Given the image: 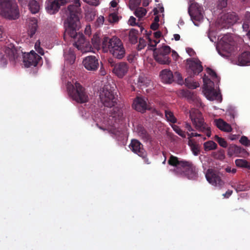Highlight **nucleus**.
Masks as SVG:
<instances>
[{
  "instance_id": "5",
  "label": "nucleus",
  "mask_w": 250,
  "mask_h": 250,
  "mask_svg": "<svg viewBox=\"0 0 250 250\" xmlns=\"http://www.w3.org/2000/svg\"><path fill=\"white\" fill-rule=\"evenodd\" d=\"M189 113L190 118L196 129L205 133L208 137H209L211 136L210 128L204 122L201 113L198 109H192Z\"/></svg>"
},
{
  "instance_id": "52",
  "label": "nucleus",
  "mask_w": 250,
  "mask_h": 250,
  "mask_svg": "<svg viewBox=\"0 0 250 250\" xmlns=\"http://www.w3.org/2000/svg\"><path fill=\"white\" fill-rule=\"evenodd\" d=\"M148 40H149V45L150 46L154 48L153 49L154 50V49L156 48L155 47L156 46L157 43L159 42V40L158 41H157L156 40H152L150 38H148Z\"/></svg>"
},
{
  "instance_id": "22",
  "label": "nucleus",
  "mask_w": 250,
  "mask_h": 250,
  "mask_svg": "<svg viewBox=\"0 0 250 250\" xmlns=\"http://www.w3.org/2000/svg\"><path fill=\"white\" fill-rule=\"evenodd\" d=\"M214 122L216 126L220 130L227 132H230L231 131L232 127L231 125L224 121L222 119H216L215 120Z\"/></svg>"
},
{
  "instance_id": "7",
  "label": "nucleus",
  "mask_w": 250,
  "mask_h": 250,
  "mask_svg": "<svg viewBox=\"0 0 250 250\" xmlns=\"http://www.w3.org/2000/svg\"><path fill=\"white\" fill-rule=\"evenodd\" d=\"M114 87L109 84L104 85L100 93V98L104 106L111 108L116 104Z\"/></svg>"
},
{
  "instance_id": "60",
  "label": "nucleus",
  "mask_w": 250,
  "mask_h": 250,
  "mask_svg": "<svg viewBox=\"0 0 250 250\" xmlns=\"http://www.w3.org/2000/svg\"><path fill=\"white\" fill-rule=\"evenodd\" d=\"M108 64L109 65L113 68V67H114V66L115 65H116V63H115L113 60L112 59H109L108 60Z\"/></svg>"
},
{
  "instance_id": "42",
  "label": "nucleus",
  "mask_w": 250,
  "mask_h": 250,
  "mask_svg": "<svg viewBox=\"0 0 250 250\" xmlns=\"http://www.w3.org/2000/svg\"><path fill=\"white\" fill-rule=\"evenodd\" d=\"M141 3V0H130L129 7L131 9H135L138 7Z\"/></svg>"
},
{
  "instance_id": "50",
  "label": "nucleus",
  "mask_w": 250,
  "mask_h": 250,
  "mask_svg": "<svg viewBox=\"0 0 250 250\" xmlns=\"http://www.w3.org/2000/svg\"><path fill=\"white\" fill-rule=\"evenodd\" d=\"M84 2L93 6H97L99 4V0H83Z\"/></svg>"
},
{
  "instance_id": "64",
  "label": "nucleus",
  "mask_w": 250,
  "mask_h": 250,
  "mask_svg": "<svg viewBox=\"0 0 250 250\" xmlns=\"http://www.w3.org/2000/svg\"><path fill=\"white\" fill-rule=\"evenodd\" d=\"M161 32L160 31H157L154 33V37L156 39H159L161 36Z\"/></svg>"
},
{
  "instance_id": "11",
  "label": "nucleus",
  "mask_w": 250,
  "mask_h": 250,
  "mask_svg": "<svg viewBox=\"0 0 250 250\" xmlns=\"http://www.w3.org/2000/svg\"><path fill=\"white\" fill-rule=\"evenodd\" d=\"M202 10V6L197 3H192L189 5L188 12L193 21H200L203 20Z\"/></svg>"
},
{
  "instance_id": "14",
  "label": "nucleus",
  "mask_w": 250,
  "mask_h": 250,
  "mask_svg": "<svg viewBox=\"0 0 250 250\" xmlns=\"http://www.w3.org/2000/svg\"><path fill=\"white\" fill-rule=\"evenodd\" d=\"M238 20V16L235 12H229L221 17L220 22L223 26L229 27L236 23Z\"/></svg>"
},
{
  "instance_id": "27",
  "label": "nucleus",
  "mask_w": 250,
  "mask_h": 250,
  "mask_svg": "<svg viewBox=\"0 0 250 250\" xmlns=\"http://www.w3.org/2000/svg\"><path fill=\"white\" fill-rule=\"evenodd\" d=\"M28 7L30 12L33 14L38 13L40 10V3L36 0H30Z\"/></svg>"
},
{
  "instance_id": "1",
  "label": "nucleus",
  "mask_w": 250,
  "mask_h": 250,
  "mask_svg": "<svg viewBox=\"0 0 250 250\" xmlns=\"http://www.w3.org/2000/svg\"><path fill=\"white\" fill-rule=\"evenodd\" d=\"M65 32L64 39L66 36L70 37L74 41V45L78 48L83 46L85 42L84 35L80 32H78L80 27V21L76 18L71 20L70 18L66 19L64 21Z\"/></svg>"
},
{
  "instance_id": "15",
  "label": "nucleus",
  "mask_w": 250,
  "mask_h": 250,
  "mask_svg": "<svg viewBox=\"0 0 250 250\" xmlns=\"http://www.w3.org/2000/svg\"><path fill=\"white\" fill-rule=\"evenodd\" d=\"M129 66L125 62H120L116 63L112 68V72L118 78H123L128 72Z\"/></svg>"
},
{
  "instance_id": "34",
  "label": "nucleus",
  "mask_w": 250,
  "mask_h": 250,
  "mask_svg": "<svg viewBox=\"0 0 250 250\" xmlns=\"http://www.w3.org/2000/svg\"><path fill=\"white\" fill-rule=\"evenodd\" d=\"M204 94L207 99L210 101L215 100L218 96V94L215 91L214 89L213 90L209 89L208 92H205Z\"/></svg>"
},
{
  "instance_id": "51",
  "label": "nucleus",
  "mask_w": 250,
  "mask_h": 250,
  "mask_svg": "<svg viewBox=\"0 0 250 250\" xmlns=\"http://www.w3.org/2000/svg\"><path fill=\"white\" fill-rule=\"evenodd\" d=\"M187 96L189 100H190L192 101H194L195 100L198 101L196 95L194 93L189 92L187 94Z\"/></svg>"
},
{
  "instance_id": "59",
  "label": "nucleus",
  "mask_w": 250,
  "mask_h": 250,
  "mask_svg": "<svg viewBox=\"0 0 250 250\" xmlns=\"http://www.w3.org/2000/svg\"><path fill=\"white\" fill-rule=\"evenodd\" d=\"M184 127L188 131H191L193 130L192 127L191 126V125L188 123H185Z\"/></svg>"
},
{
  "instance_id": "6",
  "label": "nucleus",
  "mask_w": 250,
  "mask_h": 250,
  "mask_svg": "<svg viewBox=\"0 0 250 250\" xmlns=\"http://www.w3.org/2000/svg\"><path fill=\"white\" fill-rule=\"evenodd\" d=\"M67 90L70 96L77 103L83 104L88 102V95L80 83L76 82L74 85H68Z\"/></svg>"
},
{
  "instance_id": "2",
  "label": "nucleus",
  "mask_w": 250,
  "mask_h": 250,
  "mask_svg": "<svg viewBox=\"0 0 250 250\" xmlns=\"http://www.w3.org/2000/svg\"><path fill=\"white\" fill-rule=\"evenodd\" d=\"M168 164L174 167L177 172L185 175L189 179H195L197 176L196 167L189 161L179 160L177 157L171 155L168 160Z\"/></svg>"
},
{
  "instance_id": "20",
  "label": "nucleus",
  "mask_w": 250,
  "mask_h": 250,
  "mask_svg": "<svg viewBox=\"0 0 250 250\" xmlns=\"http://www.w3.org/2000/svg\"><path fill=\"white\" fill-rule=\"evenodd\" d=\"M160 77L163 83H171L173 81V75L172 71L169 69H164L160 74Z\"/></svg>"
},
{
  "instance_id": "10",
  "label": "nucleus",
  "mask_w": 250,
  "mask_h": 250,
  "mask_svg": "<svg viewBox=\"0 0 250 250\" xmlns=\"http://www.w3.org/2000/svg\"><path fill=\"white\" fill-rule=\"evenodd\" d=\"M41 61V57L34 51H31L30 53L24 55L23 58L24 65L26 67L36 66Z\"/></svg>"
},
{
  "instance_id": "37",
  "label": "nucleus",
  "mask_w": 250,
  "mask_h": 250,
  "mask_svg": "<svg viewBox=\"0 0 250 250\" xmlns=\"http://www.w3.org/2000/svg\"><path fill=\"white\" fill-rule=\"evenodd\" d=\"M165 116L167 120L172 123H175L177 122L176 118L174 117L173 113L169 110L165 111Z\"/></svg>"
},
{
  "instance_id": "21",
  "label": "nucleus",
  "mask_w": 250,
  "mask_h": 250,
  "mask_svg": "<svg viewBox=\"0 0 250 250\" xmlns=\"http://www.w3.org/2000/svg\"><path fill=\"white\" fill-rule=\"evenodd\" d=\"M154 58L155 61L162 64H169L171 62L168 56L162 55V54L154 50L153 53Z\"/></svg>"
},
{
  "instance_id": "19",
  "label": "nucleus",
  "mask_w": 250,
  "mask_h": 250,
  "mask_svg": "<svg viewBox=\"0 0 250 250\" xmlns=\"http://www.w3.org/2000/svg\"><path fill=\"white\" fill-rule=\"evenodd\" d=\"M61 5L57 0H47L45 2V8L47 12L50 14L57 13Z\"/></svg>"
},
{
  "instance_id": "31",
  "label": "nucleus",
  "mask_w": 250,
  "mask_h": 250,
  "mask_svg": "<svg viewBox=\"0 0 250 250\" xmlns=\"http://www.w3.org/2000/svg\"><path fill=\"white\" fill-rule=\"evenodd\" d=\"M204 147L206 151L215 150L217 147V145L213 141H208L204 143Z\"/></svg>"
},
{
  "instance_id": "43",
  "label": "nucleus",
  "mask_w": 250,
  "mask_h": 250,
  "mask_svg": "<svg viewBox=\"0 0 250 250\" xmlns=\"http://www.w3.org/2000/svg\"><path fill=\"white\" fill-rule=\"evenodd\" d=\"M92 42L94 46H98L100 43V39L98 34L94 35L92 39Z\"/></svg>"
},
{
  "instance_id": "25",
  "label": "nucleus",
  "mask_w": 250,
  "mask_h": 250,
  "mask_svg": "<svg viewBox=\"0 0 250 250\" xmlns=\"http://www.w3.org/2000/svg\"><path fill=\"white\" fill-rule=\"evenodd\" d=\"M38 21L37 19L32 18L30 19L29 29L28 34L30 38L33 37L35 34L38 27Z\"/></svg>"
},
{
  "instance_id": "56",
  "label": "nucleus",
  "mask_w": 250,
  "mask_h": 250,
  "mask_svg": "<svg viewBox=\"0 0 250 250\" xmlns=\"http://www.w3.org/2000/svg\"><path fill=\"white\" fill-rule=\"evenodd\" d=\"M128 22H129L130 25H131L132 26H134L136 24V19L133 16H131L130 17Z\"/></svg>"
},
{
  "instance_id": "55",
  "label": "nucleus",
  "mask_w": 250,
  "mask_h": 250,
  "mask_svg": "<svg viewBox=\"0 0 250 250\" xmlns=\"http://www.w3.org/2000/svg\"><path fill=\"white\" fill-rule=\"evenodd\" d=\"M146 79L145 77L140 76L138 78V82L140 83V85H144L146 83Z\"/></svg>"
},
{
  "instance_id": "40",
  "label": "nucleus",
  "mask_w": 250,
  "mask_h": 250,
  "mask_svg": "<svg viewBox=\"0 0 250 250\" xmlns=\"http://www.w3.org/2000/svg\"><path fill=\"white\" fill-rule=\"evenodd\" d=\"M212 156L215 159L223 160L225 158L224 150L223 149H221L217 152H213L212 153Z\"/></svg>"
},
{
  "instance_id": "26",
  "label": "nucleus",
  "mask_w": 250,
  "mask_h": 250,
  "mask_svg": "<svg viewBox=\"0 0 250 250\" xmlns=\"http://www.w3.org/2000/svg\"><path fill=\"white\" fill-rule=\"evenodd\" d=\"M137 131L139 136L145 141H151L152 138L151 136L143 126H138Z\"/></svg>"
},
{
  "instance_id": "62",
  "label": "nucleus",
  "mask_w": 250,
  "mask_h": 250,
  "mask_svg": "<svg viewBox=\"0 0 250 250\" xmlns=\"http://www.w3.org/2000/svg\"><path fill=\"white\" fill-rule=\"evenodd\" d=\"M36 51L41 55H43L44 54L43 50L40 47V42H39V46Z\"/></svg>"
},
{
  "instance_id": "57",
  "label": "nucleus",
  "mask_w": 250,
  "mask_h": 250,
  "mask_svg": "<svg viewBox=\"0 0 250 250\" xmlns=\"http://www.w3.org/2000/svg\"><path fill=\"white\" fill-rule=\"evenodd\" d=\"M159 26V23L153 22L150 25V28L153 30H156Z\"/></svg>"
},
{
  "instance_id": "49",
  "label": "nucleus",
  "mask_w": 250,
  "mask_h": 250,
  "mask_svg": "<svg viewBox=\"0 0 250 250\" xmlns=\"http://www.w3.org/2000/svg\"><path fill=\"white\" fill-rule=\"evenodd\" d=\"M96 16V11H91L88 12L86 15L87 19L90 21H93L94 19Z\"/></svg>"
},
{
  "instance_id": "24",
  "label": "nucleus",
  "mask_w": 250,
  "mask_h": 250,
  "mask_svg": "<svg viewBox=\"0 0 250 250\" xmlns=\"http://www.w3.org/2000/svg\"><path fill=\"white\" fill-rule=\"evenodd\" d=\"M222 41L224 42L223 45L224 49L228 48L227 51L228 52L231 51L233 46V39L232 37L229 35H225L222 38Z\"/></svg>"
},
{
  "instance_id": "8",
  "label": "nucleus",
  "mask_w": 250,
  "mask_h": 250,
  "mask_svg": "<svg viewBox=\"0 0 250 250\" xmlns=\"http://www.w3.org/2000/svg\"><path fill=\"white\" fill-rule=\"evenodd\" d=\"M206 178L209 183L220 188H221L224 184L220 173L215 169L212 168L208 169L206 173Z\"/></svg>"
},
{
  "instance_id": "48",
  "label": "nucleus",
  "mask_w": 250,
  "mask_h": 250,
  "mask_svg": "<svg viewBox=\"0 0 250 250\" xmlns=\"http://www.w3.org/2000/svg\"><path fill=\"white\" fill-rule=\"evenodd\" d=\"M104 21V17L102 16H100L97 19V20L95 22V25L96 26H100L103 24Z\"/></svg>"
},
{
  "instance_id": "16",
  "label": "nucleus",
  "mask_w": 250,
  "mask_h": 250,
  "mask_svg": "<svg viewBox=\"0 0 250 250\" xmlns=\"http://www.w3.org/2000/svg\"><path fill=\"white\" fill-rule=\"evenodd\" d=\"M133 108L137 111L144 113L149 109V105L147 104L146 100L145 98L137 97L133 101Z\"/></svg>"
},
{
  "instance_id": "17",
  "label": "nucleus",
  "mask_w": 250,
  "mask_h": 250,
  "mask_svg": "<svg viewBox=\"0 0 250 250\" xmlns=\"http://www.w3.org/2000/svg\"><path fill=\"white\" fill-rule=\"evenodd\" d=\"M74 2V4H70L67 7V10L69 12V15L66 19L73 20L76 18L78 20H79V7L81 6V3L80 0H71Z\"/></svg>"
},
{
  "instance_id": "58",
  "label": "nucleus",
  "mask_w": 250,
  "mask_h": 250,
  "mask_svg": "<svg viewBox=\"0 0 250 250\" xmlns=\"http://www.w3.org/2000/svg\"><path fill=\"white\" fill-rule=\"evenodd\" d=\"M232 190L229 189L225 193L223 194V196L225 198H229L232 194Z\"/></svg>"
},
{
  "instance_id": "54",
  "label": "nucleus",
  "mask_w": 250,
  "mask_h": 250,
  "mask_svg": "<svg viewBox=\"0 0 250 250\" xmlns=\"http://www.w3.org/2000/svg\"><path fill=\"white\" fill-rule=\"evenodd\" d=\"M207 72L211 76L217 77V74L216 72L212 69L208 67L206 69Z\"/></svg>"
},
{
  "instance_id": "4",
  "label": "nucleus",
  "mask_w": 250,
  "mask_h": 250,
  "mask_svg": "<svg viewBox=\"0 0 250 250\" xmlns=\"http://www.w3.org/2000/svg\"><path fill=\"white\" fill-rule=\"evenodd\" d=\"M0 14L8 19H18L19 12L16 2L13 0H0Z\"/></svg>"
},
{
  "instance_id": "61",
  "label": "nucleus",
  "mask_w": 250,
  "mask_h": 250,
  "mask_svg": "<svg viewBox=\"0 0 250 250\" xmlns=\"http://www.w3.org/2000/svg\"><path fill=\"white\" fill-rule=\"evenodd\" d=\"M61 5H64L67 3L71 1V0H57Z\"/></svg>"
},
{
  "instance_id": "23",
  "label": "nucleus",
  "mask_w": 250,
  "mask_h": 250,
  "mask_svg": "<svg viewBox=\"0 0 250 250\" xmlns=\"http://www.w3.org/2000/svg\"><path fill=\"white\" fill-rule=\"evenodd\" d=\"M250 63V53L245 51L240 54L238 58V64L240 65H246Z\"/></svg>"
},
{
  "instance_id": "46",
  "label": "nucleus",
  "mask_w": 250,
  "mask_h": 250,
  "mask_svg": "<svg viewBox=\"0 0 250 250\" xmlns=\"http://www.w3.org/2000/svg\"><path fill=\"white\" fill-rule=\"evenodd\" d=\"M235 163L237 167H244L247 164V160L244 159H236Z\"/></svg>"
},
{
  "instance_id": "44",
  "label": "nucleus",
  "mask_w": 250,
  "mask_h": 250,
  "mask_svg": "<svg viewBox=\"0 0 250 250\" xmlns=\"http://www.w3.org/2000/svg\"><path fill=\"white\" fill-rule=\"evenodd\" d=\"M108 20L110 23L116 22L118 21V17L116 13H111L108 16Z\"/></svg>"
},
{
  "instance_id": "28",
  "label": "nucleus",
  "mask_w": 250,
  "mask_h": 250,
  "mask_svg": "<svg viewBox=\"0 0 250 250\" xmlns=\"http://www.w3.org/2000/svg\"><path fill=\"white\" fill-rule=\"evenodd\" d=\"M122 111L118 107H113L112 109H110L109 116L114 119L115 122L119 120L122 117Z\"/></svg>"
},
{
  "instance_id": "29",
  "label": "nucleus",
  "mask_w": 250,
  "mask_h": 250,
  "mask_svg": "<svg viewBox=\"0 0 250 250\" xmlns=\"http://www.w3.org/2000/svg\"><path fill=\"white\" fill-rule=\"evenodd\" d=\"M188 145L190 146L193 154L195 156L198 155L200 152V147L199 145L192 139L188 140Z\"/></svg>"
},
{
  "instance_id": "18",
  "label": "nucleus",
  "mask_w": 250,
  "mask_h": 250,
  "mask_svg": "<svg viewBox=\"0 0 250 250\" xmlns=\"http://www.w3.org/2000/svg\"><path fill=\"white\" fill-rule=\"evenodd\" d=\"M188 69L194 75H197L203 71V66L201 62L198 59H188L187 60Z\"/></svg>"
},
{
  "instance_id": "45",
  "label": "nucleus",
  "mask_w": 250,
  "mask_h": 250,
  "mask_svg": "<svg viewBox=\"0 0 250 250\" xmlns=\"http://www.w3.org/2000/svg\"><path fill=\"white\" fill-rule=\"evenodd\" d=\"M239 141L240 143L244 146H250V141L245 136H242Z\"/></svg>"
},
{
  "instance_id": "9",
  "label": "nucleus",
  "mask_w": 250,
  "mask_h": 250,
  "mask_svg": "<svg viewBox=\"0 0 250 250\" xmlns=\"http://www.w3.org/2000/svg\"><path fill=\"white\" fill-rule=\"evenodd\" d=\"M130 148L135 153L142 157L146 164H149L150 162L147 158V153L143 147V145L137 140H132L129 146Z\"/></svg>"
},
{
  "instance_id": "33",
  "label": "nucleus",
  "mask_w": 250,
  "mask_h": 250,
  "mask_svg": "<svg viewBox=\"0 0 250 250\" xmlns=\"http://www.w3.org/2000/svg\"><path fill=\"white\" fill-rule=\"evenodd\" d=\"M154 50L165 56H168L171 52V48L168 45H164L160 48H155Z\"/></svg>"
},
{
  "instance_id": "13",
  "label": "nucleus",
  "mask_w": 250,
  "mask_h": 250,
  "mask_svg": "<svg viewBox=\"0 0 250 250\" xmlns=\"http://www.w3.org/2000/svg\"><path fill=\"white\" fill-rule=\"evenodd\" d=\"M83 66L89 71H96L99 67L98 58L94 56H89L85 58L83 61Z\"/></svg>"
},
{
  "instance_id": "41",
  "label": "nucleus",
  "mask_w": 250,
  "mask_h": 250,
  "mask_svg": "<svg viewBox=\"0 0 250 250\" xmlns=\"http://www.w3.org/2000/svg\"><path fill=\"white\" fill-rule=\"evenodd\" d=\"M173 130L178 134L179 136L183 138H186V135L184 131H183L179 126L177 125H171Z\"/></svg>"
},
{
  "instance_id": "30",
  "label": "nucleus",
  "mask_w": 250,
  "mask_h": 250,
  "mask_svg": "<svg viewBox=\"0 0 250 250\" xmlns=\"http://www.w3.org/2000/svg\"><path fill=\"white\" fill-rule=\"evenodd\" d=\"M185 84L188 88L190 89H195L200 85L198 82L193 81L191 77L185 79Z\"/></svg>"
},
{
  "instance_id": "53",
  "label": "nucleus",
  "mask_w": 250,
  "mask_h": 250,
  "mask_svg": "<svg viewBox=\"0 0 250 250\" xmlns=\"http://www.w3.org/2000/svg\"><path fill=\"white\" fill-rule=\"evenodd\" d=\"M187 53L191 57H193L196 55L195 52L192 48L188 47L186 48Z\"/></svg>"
},
{
  "instance_id": "35",
  "label": "nucleus",
  "mask_w": 250,
  "mask_h": 250,
  "mask_svg": "<svg viewBox=\"0 0 250 250\" xmlns=\"http://www.w3.org/2000/svg\"><path fill=\"white\" fill-rule=\"evenodd\" d=\"M203 81L204 83V92H208V90L209 89L213 90L214 87V83L212 81H211L210 79H208L207 81L206 80L205 78H203Z\"/></svg>"
},
{
  "instance_id": "32",
  "label": "nucleus",
  "mask_w": 250,
  "mask_h": 250,
  "mask_svg": "<svg viewBox=\"0 0 250 250\" xmlns=\"http://www.w3.org/2000/svg\"><path fill=\"white\" fill-rule=\"evenodd\" d=\"M138 33V30L132 29L129 32V40L132 44H135L137 42Z\"/></svg>"
},
{
  "instance_id": "47",
  "label": "nucleus",
  "mask_w": 250,
  "mask_h": 250,
  "mask_svg": "<svg viewBox=\"0 0 250 250\" xmlns=\"http://www.w3.org/2000/svg\"><path fill=\"white\" fill-rule=\"evenodd\" d=\"M228 0H218L217 2V7L218 9H222L227 5Z\"/></svg>"
},
{
  "instance_id": "36",
  "label": "nucleus",
  "mask_w": 250,
  "mask_h": 250,
  "mask_svg": "<svg viewBox=\"0 0 250 250\" xmlns=\"http://www.w3.org/2000/svg\"><path fill=\"white\" fill-rule=\"evenodd\" d=\"M146 10L143 7L136 8L134 11V15L139 18H141L144 17L146 14Z\"/></svg>"
},
{
  "instance_id": "12",
  "label": "nucleus",
  "mask_w": 250,
  "mask_h": 250,
  "mask_svg": "<svg viewBox=\"0 0 250 250\" xmlns=\"http://www.w3.org/2000/svg\"><path fill=\"white\" fill-rule=\"evenodd\" d=\"M6 44L3 48L5 55L10 62L15 63L19 57V53L13 43L6 42Z\"/></svg>"
},
{
  "instance_id": "3",
  "label": "nucleus",
  "mask_w": 250,
  "mask_h": 250,
  "mask_svg": "<svg viewBox=\"0 0 250 250\" xmlns=\"http://www.w3.org/2000/svg\"><path fill=\"white\" fill-rule=\"evenodd\" d=\"M102 47L104 52L108 51L113 56L118 59H122L125 55V49L122 41L117 37H114L111 39L104 37L102 40Z\"/></svg>"
},
{
  "instance_id": "38",
  "label": "nucleus",
  "mask_w": 250,
  "mask_h": 250,
  "mask_svg": "<svg viewBox=\"0 0 250 250\" xmlns=\"http://www.w3.org/2000/svg\"><path fill=\"white\" fill-rule=\"evenodd\" d=\"M246 20L244 21L242 25V27L244 30L247 31L250 27V13L247 12L245 14Z\"/></svg>"
},
{
  "instance_id": "39",
  "label": "nucleus",
  "mask_w": 250,
  "mask_h": 250,
  "mask_svg": "<svg viewBox=\"0 0 250 250\" xmlns=\"http://www.w3.org/2000/svg\"><path fill=\"white\" fill-rule=\"evenodd\" d=\"M214 138L221 146L224 148L227 147L228 143L224 138L219 137L217 135H215Z\"/></svg>"
},
{
  "instance_id": "63",
  "label": "nucleus",
  "mask_w": 250,
  "mask_h": 250,
  "mask_svg": "<svg viewBox=\"0 0 250 250\" xmlns=\"http://www.w3.org/2000/svg\"><path fill=\"white\" fill-rule=\"evenodd\" d=\"M226 171L227 172H232V173H235L236 172V169L235 168H232L231 169L230 167H227L226 168Z\"/></svg>"
}]
</instances>
